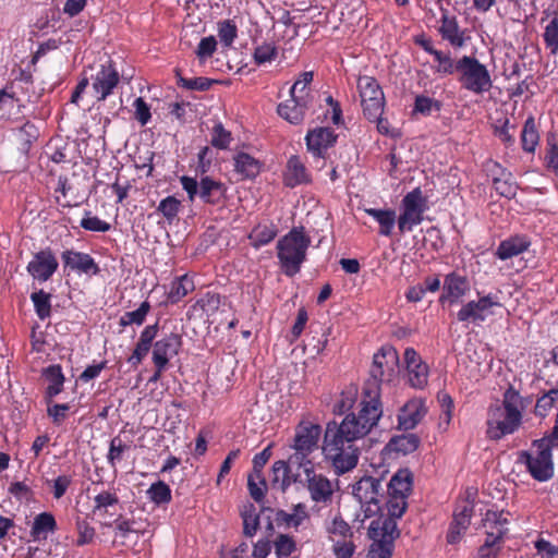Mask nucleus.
Listing matches in <instances>:
<instances>
[{
	"instance_id": "680f3d73",
	"label": "nucleus",
	"mask_w": 558,
	"mask_h": 558,
	"mask_svg": "<svg viewBox=\"0 0 558 558\" xmlns=\"http://www.w3.org/2000/svg\"><path fill=\"white\" fill-rule=\"evenodd\" d=\"M313 72L305 71L300 74L299 78L294 82V84L290 88V96L296 95H312V93L307 89V86L313 81Z\"/></svg>"
},
{
	"instance_id": "f3484780",
	"label": "nucleus",
	"mask_w": 558,
	"mask_h": 558,
	"mask_svg": "<svg viewBox=\"0 0 558 558\" xmlns=\"http://www.w3.org/2000/svg\"><path fill=\"white\" fill-rule=\"evenodd\" d=\"M404 362L410 386L415 389H424L428 383V365L422 361L421 356L413 348L405 349Z\"/></svg>"
},
{
	"instance_id": "473e14b6",
	"label": "nucleus",
	"mask_w": 558,
	"mask_h": 558,
	"mask_svg": "<svg viewBox=\"0 0 558 558\" xmlns=\"http://www.w3.org/2000/svg\"><path fill=\"white\" fill-rule=\"evenodd\" d=\"M93 513L98 517H106L110 509L119 504V497L113 490H101L93 498Z\"/></svg>"
},
{
	"instance_id": "de8ad7c7",
	"label": "nucleus",
	"mask_w": 558,
	"mask_h": 558,
	"mask_svg": "<svg viewBox=\"0 0 558 558\" xmlns=\"http://www.w3.org/2000/svg\"><path fill=\"white\" fill-rule=\"evenodd\" d=\"M278 54L277 47L274 43H263L254 50V61L256 64H265L276 59Z\"/></svg>"
},
{
	"instance_id": "052dcab7",
	"label": "nucleus",
	"mask_w": 558,
	"mask_h": 558,
	"mask_svg": "<svg viewBox=\"0 0 558 558\" xmlns=\"http://www.w3.org/2000/svg\"><path fill=\"white\" fill-rule=\"evenodd\" d=\"M544 166L554 174L558 175V144L555 142H548L545 156Z\"/></svg>"
},
{
	"instance_id": "dca6fc26",
	"label": "nucleus",
	"mask_w": 558,
	"mask_h": 558,
	"mask_svg": "<svg viewBox=\"0 0 558 558\" xmlns=\"http://www.w3.org/2000/svg\"><path fill=\"white\" fill-rule=\"evenodd\" d=\"M59 263L50 250L37 252L27 265L28 274L39 282H46L57 271Z\"/></svg>"
},
{
	"instance_id": "4468645a",
	"label": "nucleus",
	"mask_w": 558,
	"mask_h": 558,
	"mask_svg": "<svg viewBox=\"0 0 558 558\" xmlns=\"http://www.w3.org/2000/svg\"><path fill=\"white\" fill-rule=\"evenodd\" d=\"M438 33L442 40L449 43L453 48H462L470 39L468 31L461 28L458 19L449 10L441 8Z\"/></svg>"
},
{
	"instance_id": "5fc2aeb1",
	"label": "nucleus",
	"mask_w": 558,
	"mask_h": 558,
	"mask_svg": "<svg viewBox=\"0 0 558 558\" xmlns=\"http://www.w3.org/2000/svg\"><path fill=\"white\" fill-rule=\"evenodd\" d=\"M178 75V84L186 89L190 90H207L211 87L213 83L215 81L209 80L207 77H193V78H185L181 76L179 73Z\"/></svg>"
},
{
	"instance_id": "49530a36",
	"label": "nucleus",
	"mask_w": 558,
	"mask_h": 558,
	"mask_svg": "<svg viewBox=\"0 0 558 558\" xmlns=\"http://www.w3.org/2000/svg\"><path fill=\"white\" fill-rule=\"evenodd\" d=\"M218 37L226 47H230L238 37V28L233 21L225 20L218 23Z\"/></svg>"
},
{
	"instance_id": "412c9836",
	"label": "nucleus",
	"mask_w": 558,
	"mask_h": 558,
	"mask_svg": "<svg viewBox=\"0 0 558 558\" xmlns=\"http://www.w3.org/2000/svg\"><path fill=\"white\" fill-rule=\"evenodd\" d=\"M64 268L86 275H97L100 269L95 259L87 253L65 250L61 254Z\"/></svg>"
},
{
	"instance_id": "2f4dec72",
	"label": "nucleus",
	"mask_w": 558,
	"mask_h": 558,
	"mask_svg": "<svg viewBox=\"0 0 558 558\" xmlns=\"http://www.w3.org/2000/svg\"><path fill=\"white\" fill-rule=\"evenodd\" d=\"M365 213L374 218L379 225V234L390 236L396 223V211L393 209L365 208Z\"/></svg>"
},
{
	"instance_id": "5701e85b",
	"label": "nucleus",
	"mask_w": 558,
	"mask_h": 558,
	"mask_svg": "<svg viewBox=\"0 0 558 558\" xmlns=\"http://www.w3.org/2000/svg\"><path fill=\"white\" fill-rule=\"evenodd\" d=\"M531 403L532 398L530 396H522L513 386H509L502 393L499 405L522 422L523 413Z\"/></svg>"
},
{
	"instance_id": "20e7f679",
	"label": "nucleus",
	"mask_w": 558,
	"mask_h": 558,
	"mask_svg": "<svg viewBox=\"0 0 558 558\" xmlns=\"http://www.w3.org/2000/svg\"><path fill=\"white\" fill-rule=\"evenodd\" d=\"M322 427L316 423L301 421L295 429L291 444L293 452L289 456V463L300 469L312 465V453L318 449Z\"/></svg>"
},
{
	"instance_id": "9b49d317",
	"label": "nucleus",
	"mask_w": 558,
	"mask_h": 558,
	"mask_svg": "<svg viewBox=\"0 0 558 558\" xmlns=\"http://www.w3.org/2000/svg\"><path fill=\"white\" fill-rule=\"evenodd\" d=\"M522 422L499 404H492L487 411L486 435L492 440H499L507 435L515 433Z\"/></svg>"
},
{
	"instance_id": "e2e57ef3",
	"label": "nucleus",
	"mask_w": 558,
	"mask_h": 558,
	"mask_svg": "<svg viewBox=\"0 0 558 558\" xmlns=\"http://www.w3.org/2000/svg\"><path fill=\"white\" fill-rule=\"evenodd\" d=\"M231 142V134L221 123H218L213 129L211 145L216 148L226 149Z\"/></svg>"
},
{
	"instance_id": "a18cd8bd",
	"label": "nucleus",
	"mask_w": 558,
	"mask_h": 558,
	"mask_svg": "<svg viewBox=\"0 0 558 558\" xmlns=\"http://www.w3.org/2000/svg\"><path fill=\"white\" fill-rule=\"evenodd\" d=\"M80 226L83 229L93 232H108L111 229V225L109 222L101 220L96 216H92L89 210L84 213V217L82 218Z\"/></svg>"
},
{
	"instance_id": "69168bd1",
	"label": "nucleus",
	"mask_w": 558,
	"mask_h": 558,
	"mask_svg": "<svg viewBox=\"0 0 558 558\" xmlns=\"http://www.w3.org/2000/svg\"><path fill=\"white\" fill-rule=\"evenodd\" d=\"M133 107L135 109V119L141 125H146L151 118L150 108L147 102L142 97H138L134 100Z\"/></svg>"
},
{
	"instance_id": "0e129e2a",
	"label": "nucleus",
	"mask_w": 558,
	"mask_h": 558,
	"mask_svg": "<svg viewBox=\"0 0 558 558\" xmlns=\"http://www.w3.org/2000/svg\"><path fill=\"white\" fill-rule=\"evenodd\" d=\"M216 48V38L214 36H207L201 39L195 52L198 59L206 60L214 54Z\"/></svg>"
},
{
	"instance_id": "423d86ee",
	"label": "nucleus",
	"mask_w": 558,
	"mask_h": 558,
	"mask_svg": "<svg viewBox=\"0 0 558 558\" xmlns=\"http://www.w3.org/2000/svg\"><path fill=\"white\" fill-rule=\"evenodd\" d=\"M353 497L361 505L365 519L377 515L385 499L383 480L374 476H363L352 486Z\"/></svg>"
},
{
	"instance_id": "8fccbe9b",
	"label": "nucleus",
	"mask_w": 558,
	"mask_h": 558,
	"mask_svg": "<svg viewBox=\"0 0 558 558\" xmlns=\"http://www.w3.org/2000/svg\"><path fill=\"white\" fill-rule=\"evenodd\" d=\"M180 207L181 202L179 199L174 196H167L160 201L157 210L161 213L169 222H172L177 218Z\"/></svg>"
},
{
	"instance_id": "cd10ccee",
	"label": "nucleus",
	"mask_w": 558,
	"mask_h": 558,
	"mask_svg": "<svg viewBox=\"0 0 558 558\" xmlns=\"http://www.w3.org/2000/svg\"><path fill=\"white\" fill-rule=\"evenodd\" d=\"M542 23L547 22L544 26L543 40L546 49L551 56L558 54V12H545Z\"/></svg>"
},
{
	"instance_id": "a878e982",
	"label": "nucleus",
	"mask_w": 558,
	"mask_h": 558,
	"mask_svg": "<svg viewBox=\"0 0 558 558\" xmlns=\"http://www.w3.org/2000/svg\"><path fill=\"white\" fill-rule=\"evenodd\" d=\"M226 195V187L221 182L215 181L209 177H204L199 181V198L210 205L222 203Z\"/></svg>"
},
{
	"instance_id": "4c0bfd02",
	"label": "nucleus",
	"mask_w": 558,
	"mask_h": 558,
	"mask_svg": "<svg viewBox=\"0 0 558 558\" xmlns=\"http://www.w3.org/2000/svg\"><path fill=\"white\" fill-rule=\"evenodd\" d=\"M420 446V438L415 434H404L392 437L389 441L391 450L408 454L415 451Z\"/></svg>"
},
{
	"instance_id": "1a4fd4ad",
	"label": "nucleus",
	"mask_w": 558,
	"mask_h": 558,
	"mask_svg": "<svg viewBox=\"0 0 558 558\" xmlns=\"http://www.w3.org/2000/svg\"><path fill=\"white\" fill-rule=\"evenodd\" d=\"M477 300L464 303L457 312V319L460 323H473L478 325L495 314L496 308H501L502 303L498 293L482 294L477 292Z\"/></svg>"
},
{
	"instance_id": "b1692460",
	"label": "nucleus",
	"mask_w": 558,
	"mask_h": 558,
	"mask_svg": "<svg viewBox=\"0 0 558 558\" xmlns=\"http://www.w3.org/2000/svg\"><path fill=\"white\" fill-rule=\"evenodd\" d=\"M311 182V174L304 162L296 155L291 156L283 173V183L288 187H295Z\"/></svg>"
},
{
	"instance_id": "c03bdc74",
	"label": "nucleus",
	"mask_w": 558,
	"mask_h": 558,
	"mask_svg": "<svg viewBox=\"0 0 558 558\" xmlns=\"http://www.w3.org/2000/svg\"><path fill=\"white\" fill-rule=\"evenodd\" d=\"M435 61L438 63L436 72L441 75H451L456 70V62L452 60L449 53H445L440 50H429Z\"/></svg>"
},
{
	"instance_id": "7c9ffc66",
	"label": "nucleus",
	"mask_w": 558,
	"mask_h": 558,
	"mask_svg": "<svg viewBox=\"0 0 558 558\" xmlns=\"http://www.w3.org/2000/svg\"><path fill=\"white\" fill-rule=\"evenodd\" d=\"M290 463L288 461L279 460L272 464V477L271 483L272 486L280 489L281 492H286L292 483L298 482V477H292L290 475Z\"/></svg>"
},
{
	"instance_id": "ea45409f",
	"label": "nucleus",
	"mask_w": 558,
	"mask_h": 558,
	"mask_svg": "<svg viewBox=\"0 0 558 558\" xmlns=\"http://www.w3.org/2000/svg\"><path fill=\"white\" fill-rule=\"evenodd\" d=\"M146 494L148 499L157 506L167 505L172 499L170 486L162 481L153 483Z\"/></svg>"
},
{
	"instance_id": "6ab92c4d",
	"label": "nucleus",
	"mask_w": 558,
	"mask_h": 558,
	"mask_svg": "<svg viewBox=\"0 0 558 558\" xmlns=\"http://www.w3.org/2000/svg\"><path fill=\"white\" fill-rule=\"evenodd\" d=\"M337 134L330 128H315L305 136L307 150L317 158H325L327 150L335 145Z\"/></svg>"
},
{
	"instance_id": "3c124183",
	"label": "nucleus",
	"mask_w": 558,
	"mask_h": 558,
	"mask_svg": "<svg viewBox=\"0 0 558 558\" xmlns=\"http://www.w3.org/2000/svg\"><path fill=\"white\" fill-rule=\"evenodd\" d=\"M327 532L331 536H338L342 539H348L353 536L352 527L345 522L341 515H336L330 524L327 526Z\"/></svg>"
},
{
	"instance_id": "f8f14e48",
	"label": "nucleus",
	"mask_w": 558,
	"mask_h": 558,
	"mask_svg": "<svg viewBox=\"0 0 558 558\" xmlns=\"http://www.w3.org/2000/svg\"><path fill=\"white\" fill-rule=\"evenodd\" d=\"M508 513L498 510H487L483 518V527L486 538L481 547L488 549H501V542L508 532Z\"/></svg>"
},
{
	"instance_id": "ddd939ff",
	"label": "nucleus",
	"mask_w": 558,
	"mask_h": 558,
	"mask_svg": "<svg viewBox=\"0 0 558 558\" xmlns=\"http://www.w3.org/2000/svg\"><path fill=\"white\" fill-rule=\"evenodd\" d=\"M119 83L120 74L114 63L109 60L100 64L96 73L92 75V89L97 101H105L113 94Z\"/></svg>"
},
{
	"instance_id": "2eb2a0df",
	"label": "nucleus",
	"mask_w": 558,
	"mask_h": 558,
	"mask_svg": "<svg viewBox=\"0 0 558 558\" xmlns=\"http://www.w3.org/2000/svg\"><path fill=\"white\" fill-rule=\"evenodd\" d=\"M313 102V95H296L278 105V114L291 124H301Z\"/></svg>"
},
{
	"instance_id": "37998d69",
	"label": "nucleus",
	"mask_w": 558,
	"mask_h": 558,
	"mask_svg": "<svg viewBox=\"0 0 558 558\" xmlns=\"http://www.w3.org/2000/svg\"><path fill=\"white\" fill-rule=\"evenodd\" d=\"M129 449L130 447L124 444L119 436L113 437L110 441L109 450L107 453L108 464L111 468H116L117 463L122 460L124 452Z\"/></svg>"
},
{
	"instance_id": "bb28decb",
	"label": "nucleus",
	"mask_w": 558,
	"mask_h": 558,
	"mask_svg": "<svg viewBox=\"0 0 558 558\" xmlns=\"http://www.w3.org/2000/svg\"><path fill=\"white\" fill-rule=\"evenodd\" d=\"M57 521L50 512H41L34 518L31 536L33 541L40 542L46 541L50 533L57 531Z\"/></svg>"
},
{
	"instance_id": "0eeeda50",
	"label": "nucleus",
	"mask_w": 558,
	"mask_h": 558,
	"mask_svg": "<svg viewBox=\"0 0 558 558\" xmlns=\"http://www.w3.org/2000/svg\"><path fill=\"white\" fill-rule=\"evenodd\" d=\"M429 209L428 198L421 187L408 192L400 204V215L397 219L399 232H411L424 220V214Z\"/></svg>"
},
{
	"instance_id": "a19ab883",
	"label": "nucleus",
	"mask_w": 558,
	"mask_h": 558,
	"mask_svg": "<svg viewBox=\"0 0 558 558\" xmlns=\"http://www.w3.org/2000/svg\"><path fill=\"white\" fill-rule=\"evenodd\" d=\"M150 303L148 301H144L140 307L135 311L125 312L119 319V325L121 327H128L130 325H142L148 313L150 312Z\"/></svg>"
},
{
	"instance_id": "13d9d810",
	"label": "nucleus",
	"mask_w": 558,
	"mask_h": 558,
	"mask_svg": "<svg viewBox=\"0 0 558 558\" xmlns=\"http://www.w3.org/2000/svg\"><path fill=\"white\" fill-rule=\"evenodd\" d=\"M407 509V497L388 495L387 510L391 518L399 519Z\"/></svg>"
},
{
	"instance_id": "bf43d9fd",
	"label": "nucleus",
	"mask_w": 558,
	"mask_h": 558,
	"mask_svg": "<svg viewBox=\"0 0 558 558\" xmlns=\"http://www.w3.org/2000/svg\"><path fill=\"white\" fill-rule=\"evenodd\" d=\"M472 507L468 502H463L462 506L457 507L453 513L452 523L460 529H469L472 517Z\"/></svg>"
},
{
	"instance_id": "72a5a7b5",
	"label": "nucleus",
	"mask_w": 558,
	"mask_h": 558,
	"mask_svg": "<svg viewBox=\"0 0 558 558\" xmlns=\"http://www.w3.org/2000/svg\"><path fill=\"white\" fill-rule=\"evenodd\" d=\"M43 375L48 381V387L46 389L47 397L51 399L59 395L62 391L64 384L62 367L58 364L50 365L44 369Z\"/></svg>"
},
{
	"instance_id": "4d7b16f0",
	"label": "nucleus",
	"mask_w": 558,
	"mask_h": 558,
	"mask_svg": "<svg viewBox=\"0 0 558 558\" xmlns=\"http://www.w3.org/2000/svg\"><path fill=\"white\" fill-rule=\"evenodd\" d=\"M433 110H440V104L437 100L424 95L416 96L414 102L415 112H418L423 116H429Z\"/></svg>"
},
{
	"instance_id": "79ce46f5",
	"label": "nucleus",
	"mask_w": 558,
	"mask_h": 558,
	"mask_svg": "<svg viewBox=\"0 0 558 558\" xmlns=\"http://www.w3.org/2000/svg\"><path fill=\"white\" fill-rule=\"evenodd\" d=\"M31 300L39 319L45 320L51 315V295L44 290L33 292Z\"/></svg>"
},
{
	"instance_id": "a211bd4d",
	"label": "nucleus",
	"mask_w": 558,
	"mask_h": 558,
	"mask_svg": "<svg viewBox=\"0 0 558 558\" xmlns=\"http://www.w3.org/2000/svg\"><path fill=\"white\" fill-rule=\"evenodd\" d=\"M469 291V279L457 271H451L445 276L442 293L439 298V302L442 304H457L468 294Z\"/></svg>"
},
{
	"instance_id": "864d4df0",
	"label": "nucleus",
	"mask_w": 558,
	"mask_h": 558,
	"mask_svg": "<svg viewBox=\"0 0 558 558\" xmlns=\"http://www.w3.org/2000/svg\"><path fill=\"white\" fill-rule=\"evenodd\" d=\"M282 519L289 526H300L306 519H308L306 506L301 502L295 505L290 513H283Z\"/></svg>"
},
{
	"instance_id": "09e8293b",
	"label": "nucleus",
	"mask_w": 558,
	"mask_h": 558,
	"mask_svg": "<svg viewBox=\"0 0 558 558\" xmlns=\"http://www.w3.org/2000/svg\"><path fill=\"white\" fill-rule=\"evenodd\" d=\"M558 398V385L551 388L536 401L535 413L539 416H546L548 411L554 407Z\"/></svg>"
},
{
	"instance_id": "774afa93",
	"label": "nucleus",
	"mask_w": 558,
	"mask_h": 558,
	"mask_svg": "<svg viewBox=\"0 0 558 558\" xmlns=\"http://www.w3.org/2000/svg\"><path fill=\"white\" fill-rule=\"evenodd\" d=\"M355 551V545L352 541H337L333 544V553L337 558H352Z\"/></svg>"
},
{
	"instance_id": "58836bf2",
	"label": "nucleus",
	"mask_w": 558,
	"mask_h": 558,
	"mask_svg": "<svg viewBox=\"0 0 558 558\" xmlns=\"http://www.w3.org/2000/svg\"><path fill=\"white\" fill-rule=\"evenodd\" d=\"M493 185L495 191L502 197L511 199L517 195L518 185L510 172L502 170L500 177L493 179Z\"/></svg>"
},
{
	"instance_id": "6e6552de",
	"label": "nucleus",
	"mask_w": 558,
	"mask_h": 558,
	"mask_svg": "<svg viewBox=\"0 0 558 558\" xmlns=\"http://www.w3.org/2000/svg\"><path fill=\"white\" fill-rule=\"evenodd\" d=\"M302 469L304 478L300 480V483L306 488L311 500L316 506H330L338 488V482L331 481L325 474L316 472L313 464Z\"/></svg>"
},
{
	"instance_id": "4be33fe9",
	"label": "nucleus",
	"mask_w": 558,
	"mask_h": 558,
	"mask_svg": "<svg viewBox=\"0 0 558 558\" xmlns=\"http://www.w3.org/2000/svg\"><path fill=\"white\" fill-rule=\"evenodd\" d=\"M181 345V337L178 333L166 335L153 345V363L168 366L169 361L179 353Z\"/></svg>"
},
{
	"instance_id": "e433bc0d",
	"label": "nucleus",
	"mask_w": 558,
	"mask_h": 558,
	"mask_svg": "<svg viewBox=\"0 0 558 558\" xmlns=\"http://www.w3.org/2000/svg\"><path fill=\"white\" fill-rule=\"evenodd\" d=\"M194 289V282L187 275L180 276L171 283L168 300L172 304L178 303Z\"/></svg>"
},
{
	"instance_id": "7ed1b4c3",
	"label": "nucleus",
	"mask_w": 558,
	"mask_h": 558,
	"mask_svg": "<svg viewBox=\"0 0 558 558\" xmlns=\"http://www.w3.org/2000/svg\"><path fill=\"white\" fill-rule=\"evenodd\" d=\"M557 445L549 436L536 439L530 451L520 453L519 461L523 463L532 477L538 482H546L554 475L551 450Z\"/></svg>"
},
{
	"instance_id": "c85d7f7f",
	"label": "nucleus",
	"mask_w": 558,
	"mask_h": 558,
	"mask_svg": "<svg viewBox=\"0 0 558 558\" xmlns=\"http://www.w3.org/2000/svg\"><path fill=\"white\" fill-rule=\"evenodd\" d=\"M278 229L277 227L269 221L257 223L248 233L247 238L250 240V244L258 250L262 246H265L272 242V240L277 236Z\"/></svg>"
},
{
	"instance_id": "aec40b11",
	"label": "nucleus",
	"mask_w": 558,
	"mask_h": 558,
	"mask_svg": "<svg viewBox=\"0 0 558 558\" xmlns=\"http://www.w3.org/2000/svg\"><path fill=\"white\" fill-rule=\"evenodd\" d=\"M427 413L425 401L421 398L409 400L399 411L398 428L410 430L417 426Z\"/></svg>"
},
{
	"instance_id": "6e6d98bb",
	"label": "nucleus",
	"mask_w": 558,
	"mask_h": 558,
	"mask_svg": "<svg viewBox=\"0 0 558 558\" xmlns=\"http://www.w3.org/2000/svg\"><path fill=\"white\" fill-rule=\"evenodd\" d=\"M274 545L275 553L279 558L289 557L295 550L294 539L286 534H280Z\"/></svg>"
},
{
	"instance_id": "c756f323",
	"label": "nucleus",
	"mask_w": 558,
	"mask_h": 558,
	"mask_svg": "<svg viewBox=\"0 0 558 558\" xmlns=\"http://www.w3.org/2000/svg\"><path fill=\"white\" fill-rule=\"evenodd\" d=\"M413 484V475L409 469L399 470L388 484V495L409 496Z\"/></svg>"
},
{
	"instance_id": "393cba45",
	"label": "nucleus",
	"mask_w": 558,
	"mask_h": 558,
	"mask_svg": "<svg viewBox=\"0 0 558 558\" xmlns=\"http://www.w3.org/2000/svg\"><path fill=\"white\" fill-rule=\"evenodd\" d=\"M530 245L531 242L527 236L515 234L499 243L495 256L500 260H507L524 253L529 250Z\"/></svg>"
},
{
	"instance_id": "338daca9",
	"label": "nucleus",
	"mask_w": 558,
	"mask_h": 558,
	"mask_svg": "<svg viewBox=\"0 0 558 558\" xmlns=\"http://www.w3.org/2000/svg\"><path fill=\"white\" fill-rule=\"evenodd\" d=\"M535 548L541 558L558 557V546L553 545L550 542L544 538H539L535 542Z\"/></svg>"
},
{
	"instance_id": "9d476101",
	"label": "nucleus",
	"mask_w": 558,
	"mask_h": 558,
	"mask_svg": "<svg viewBox=\"0 0 558 558\" xmlns=\"http://www.w3.org/2000/svg\"><path fill=\"white\" fill-rule=\"evenodd\" d=\"M357 89L364 117L369 121L378 120L385 108L384 92L378 82L372 76H360Z\"/></svg>"
},
{
	"instance_id": "603ef678",
	"label": "nucleus",
	"mask_w": 558,
	"mask_h": 558,
	"mask_svg": "<svg viewBox=\"0 0 558 558\" xmlns=\"http://www.w3.org/2000/svg\"><path fill=\"white\" fill-rule=\"evenodd\" d=\"M114 530L116 534L125 538L130 533H136L141 535H145L146 530L136 527L134 520L124 519L122 515H119L114 520Z\"/></svg>"
},
{
	"instance_id": "f704fd0d",
	"label": "nucleus",
	"mask_w": 558,
	"mask_h": 558,
	"mask_svg": "<svg viewBox=\"0 0 558 558\" xmlns=\"http://www.w3.org/2000/svg\"><path fill=\"white\" fill-rule=\"evenodd\" d=\"M234 168L245 179L255 178L260 171V162L246 153L234 157Z\"/></svg>"
},
{
	"instance_id": "f257e3e1",
	"label": "nucleus",
	"mask_w": 558,
	"mask_h": 558,
	"mask_svg": "<svg viewBox=\"0 0 558 558\" xmlns=\"http://www.w3.org/2000/svg\"><path fill=\"white\" fill-rule=\"evenodd\" d=\"M399 363L397 350L391 345L381 347L374 354L371 367L372 387L363 390V399L357 413H349L341 423L335 421L326 425L322 452L337 475H343L356 468L360 458L357 440L364 438L383 415L378 384L390 381Z\"/></svg>"
},
{
	"instance_id": "c9c22d12",
	"label": "nucleus",
	"mask_w": 558,
	"mask_h": 558,
	"mask_svg": "<svg viewBox=\"0 0 558 558\" xmlns=\"http://www.w3.org/2000/svg\"><path fill=\"white\" fill-rule=\"evenodd\" d=\"M539 142V134L536 128L535 119L530 116L524 124L521 132V144L522 149L526 153H534Z\"/></svg>"
},
{
	"instance_id": "39448f33",
	"label": "nucleus",
	"mask_w": 558,
	"mask_h": 558,
	"mask_svg": "<svg viewBox=\"0 0 558 558\" xmlns=\"http://www.w3.org/2000/svg\"><path fill=\"white\" fill-rule=\"evenodd\" d=\"M456 70L460 74L459 82L464 89L475 95L490 90L493 81L489 71L476 58L463 56L456 62Z\"/></svg>"
},
{
	"instance_id": "f03ea898",
	"label": "nucleus",
	"mask_w": 558,
	"mask_h": 558,
	"mask_svg": "<svg viewBox=\"0 0 558 558\" xmlns=\"http://www.w3.org/2000/svg\"><path fill=\"white\" fill-rule=\"evenodd\" d=\"M310 245L311 238L303 227H293L277 242V256L286 276L293 277L300 272Z\"/></svg>"
}]
</instances>
